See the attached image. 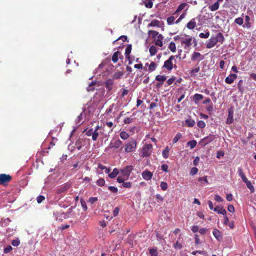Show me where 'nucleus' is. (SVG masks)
Wrapping results in <instances>:
<instances>
[{
	"instance_id": "obj_27",
	"label": "nucleus",
	"mask_w": 256,
	"mask_h": 256,
	"mask_svg": "<svg viewBox=\"0 0 256 256\" xmlns=\"http://www.w3.org/2000/svg\"><path fill=\"white\" fill-rule=\"evenodd\" d=\"M212 234L218 240L222 239L221 233L219 230L216 228H214L213 230Z\"/></svg>"
},
{
	"instance_id": "obj_43",
	"label": "nucleus",
	"mask_w": 256,
	"mask_h": 256,
	"mask_svg": "<svg viewBox=\"0 0 256 256\" xmlns=\"http://www.w3.org/2000/svg\"><path fill=\"white\" fill-rule=\"evenodd\" d=\"M187 144L188 146H190V148L191 149H192L196 145V142L194 140H190L187 143Z\"/></svg>"
},
{
	"instance_id": "obj_12",
	"label": "nucleus",
	"mask_w": 256,
	"mask_h": 256,
	"mask_svg": "<svg viewBox=\"0 0 256 256\" xmlns=\"http://www.w3.org/2000/svg\"><path fill=\"white\" fill-rule=\"evenodd\" d=\"M85 145L86 140L82 138H78L75 142V146L78 150H80L82 146Z\"/></svg>"
},
{
	"instance_id": "obj_4",
	"label": "nucleus",
	"mask_w": 256,
	"mask_h": 256,
	"mask_svg": "<svg viewBox=\"0 0 256 256\" xmlns=\"http://www.w3.org/2000/svg\"><path fill=\"white\" fill-rule=\"evenodd\" d=\"M152 144H146L142 147L140 152L141 156L143 158L150 156L152 152Z\"/></svg>"
},
{
	"instance_id": "obj_54",
	"label": "nucleus",
	"mask_w": 256,
	"mask_h": 256,
	"mask_svg": "<svg viewBox=\"0 0 256 256\" xmlns=\"http://www.w3.org/2000/svg\"><path fill=\"white\" fill-rule=\"evenodd\" d=\"M176 80V77L172 76L166 82V83L168 86L171 85Z\"/></svg>"
},
{
	"instance_id": "obj_11",
	"label": "nucleus",
	"mask_w": 256,
	"mask_h": 256,
	"mask_svg": "<svg viewBox=\"0 0 256 256\" xmlns=\"http://www.w3.org/2000/svg\"><path fill=\"white\" fill-rule=\"evenodd\" d=\"M215 136L214 134H210L207 136L204 137L201 141L200 142H203L204 145L206 146L212 142L214 139Z\"/></svg>"
},
{
	"instance_id": "obj_6",
	"label": "nucleus",
	"mask_w": 256,
	"mask_h": 256,
	"mask_svg": "<svg viewBox=\"0 0 256 256\" xmlns=\"http://www.w3.org/2000/svg\"><path fill=\"white\" fill-rule=\"evenodd\" d=\"M12 179V177L10 174H0V184L6 186V185Z\"/></svg>"
},
{
	"instance_id": "obj_50",
	"label": "nucleus",
	"mask_w": 256,
	"mask_h": 256,
	"mask_svg": "<svg viewBox=\"0 0 256 256\" xmlns=\"http://www.w3.org/2000/svg\"><path fill=\"white\" fill-rule=\"evenodd\" d=\"M160 186L162 190H166L168 187L167 183L164 182H160Z\"/></svg>"
},
{
	"instance_id": "obj_64",
	"label": "nucleus",
	"mask_w": 256,
	"mask_h": 256,
	"mask_svg": "<svg viewBox=\"0 0 256 256\" xmlns=\"http://www.w3.org/2000/svg\"><path fill=\"white\" fill-rule=\"evenodd\" d=\"M156 197L158 202H162L164 200V198L162 197L160 194H156Z\"/></svg>"
},
{
	"instance_id": "obj_49",
	"label": "nucleus",
	"mask_w": 256,
	"mask_h": 256,
	"mask_svg": "<svg viewBox=\"0 0 256 256\" xmlns=\"http://www.w3.org/2000/svg\"><path fill=\"white\" fill-rule=\"evenodd\" d=\"M128 38L126 36H122L120 37H119L117 40H114L113 42V44H114L118 40H122V42H126Z\"/></svg>"
},
{
	"instance_id": "obj_56",
	"label": "nucleus",
	"mask_w": 256,
	"mask_h": 256,
	"mask_svg": "<svg viewBox=\"0 0 256 256\" xmlns=\"http://www.w3.org/2000/svg\"><path fill=\"white\" fill-rule=\"evenodd\" d=\"M80 203H81L82 206L84 210V211H86L88 209V208H87V206H86V202H85V201L84 200H83L82 199H81Z\"/></svg>"
},
{
	"instance_id": "obj_7",
	"label": "nucleus",
	"mask_w": 256,
	"mask_h": 256,
	"mask_svg": "<svg viewBox=\"0 0 256 256\" xmlns=\"http://www.w3.org/2000/svg\"><path fill=\"white\" fill-rule=\"evenodd\" d=\"M204 59V56L200 52H194L191 57V60L192 62L198 61V62Z\"/></svg>"
},
{
	"instance_id": "obj_48",
	"label": "nucleus",
	"mask_w": 256,
	"mask_h": 256,
	"mask_svg": "<svg viewBox=\"0 0 256 256\" xmlns=\"http://www.w3.org/2000/svg\"><path fill=\"white\" fill-rule=\"evenodd\" d=\"M234 22L239 26H242L244 23V20L242 18L240 17L236 18L234 20Z\"/></svg>"
},
{
	"instance_id": "obj_19",
	"label": "nucleus",
	"mask_w": 256,
	"mask_h": 256,
	"mask_svg": "<svg viewBox=\"0 0 256 256\" xmlns=\"http://www.w3.org/2000/svg\"><path fill=\"white\" fill-rule=\"evenodd\" d=\"M196 25V20L193 18L186 24V26L189 30H193L195 28Z\"/></svg>"
},
{
	"instance_id": "obj_46",
	"label": "nucleus",
	"mask_w": 256,
	"mask_h": 256,
	"mask_svg": "<svg viewBox=\"0 0 256 256\" xmlns=\"http://www.w3.org/2000/svg\"><path fill=\"white\" fill-rule=\"evenodd\" d=\"M96 184L97 185H98V186H102L104 185L105 184V180L104 178H99L97 181H96Z\"/></svg>"
},
{
	"instance_id": "obj_41",
	"label": "nucleus",
	"mask_w": 256,
	"mask_h": 256,
	"mask_svg": "<svg viewBox=\"0 0 256 256\" xmlns=\"http://www.w3.org/2000/svg\"><path fill=\"white\" fill-rule=\"evenodd\" d=\"M122 75H123V72H117L114 74L113 78L114 79L120 78Z\"/></svg>"
},
{
	"instance_id": "obj_5",
	"label": "nucleus",
	"mask_w": 256,
	"mask_h": 256,
	"mask_svg": "<svg viewBox=\"0 0 256 256\" xmlns=\"http://www.w3.org/2000/svg\"><path fill=\"white\" fill-rule=\"evenodd\" d=\"M134 170V166H126L121 168L120 170V174L124 176L126 180H128L130 173Z\"/></svg>"
},
{
	"instance_id": "obj_37",
	"label": "nucleus",
	"mask_w": 256,
	"mask_h": 256,
	"mask_svg": "<svg viewBox=\"0 0 256 256\" xmlns=\"http://www.w3.org/2000/svg\"><path fill=\"white\" fill-rule=\"evenodd\" d=\"M174 248L176 250H180L182 248V245L180 242L179 240H178L174 244Z\"/></svg>"
},
{
	"instance_id": "obj_35",
	"label": "nucleus",
	"mask_w": 256,
	"mask_h": 256,
	"mask_svg": "<svg viewBox=\"0 0 256 256\" xmlns=\"http://www.w3.org/2000/svg\"><path fill=\"white\" fill-rule=\"evenodd\" d=\"M149 51H150V54L151 56H154L157 52L158 50H157L155 46H152L150 48Z\"/></svg>"
},
{
	"instance_id": "obj_23",
	"label": "nucleus",
	"mask_w": 256,
	"mask_h": 256,
	"mask_svg": "<svg viewBox=\"0 0 256 256\" xmlns=\"http://www.w3.org/2000/svg\"><path fill=\"white\" fill-rule=\"evenodd\" d=\"M204 98V96L201 94H196L193 96V100L196 104H198V102Z\"/></svg>"
},
{
	"instance_id": "obj_18",
	"label": "nucleus",
	"mask_w": 256,
	"mask_h": 256,
	"mask_svg": "<svg viewBox=\"0 0 256 256\" xmlns=\"http://www.w3.org/2000/svg\"><path fill=\"white\" fill-rule=\"evenodd\" d=\"M132 49V44H128L126 46V50H125V56L126 58H128L129 60V64H132V62L130 60V54L131 52Z\"/></svg>"
},
{
	"instance_id": "obj_63",
	"label": "nucleus",
	"mask_w": 256,
	"mask_h": 256,
	"mask_svg": "<svg viewBox=\"0 0 256 256\" xmlns=\"http://www.w3.org/2000/svg\"><path fill=\"white\" fill-rule=\"evenodd\" d=\"M98 199L96 197H90L88 200V202H90L91 204H93L98 201Z\"/></svg>"
},
{
	"instance_id": "obj_42",
	"label": "nucleus",
	"mask_w": 256,
	"mask_h": 256,
	"mask_svg": "<svg viewBox=\"0 0 256 256\" xmlns=\"http://www.w3.org/2000/svg\"><path fill=\"white\" fill-rule=\"evenodd\" d=\"M156 64L154 62H152L148 66V70L150 72H153L156 70Z\"/></svg>"
},
{
	"instance_id": "obj_33",
	"label": "nucleus",
	"mask_w": 256,
	"mask_h": 256,
	"mask_svg": "<svg viewBox=\"0 0 256 256\" xmlns=\"http://www.w3.org/2000/svg\"><path fill=\"white\" fill-rule=\"evenodd\" d=\"M245 184H246L248 188L250 189V192H254V186L252 185L251 182L248 180L246 182H245Z\"/></svg>"
},
{
	"instance_id": "obj_20",
	"label": "nucleus",
	"mask_w": 256,
	"mask_h": 256,
	"mask_svg": "<svg viewBox=\"0 0 256 256\" xmlns=\"http://www.w3.org/2000/svg\"><path fill=\"white\" fill-rule=\"evenodd\" d=\"M224 224L225 225L228 226L230 228L232 229L234 227V221L229 222L228 217L226 216L224 217Z\"/></svg>"
},
{
	"instance_id": "obj_34",
	"label": "nucleus",
	"mask_w": 256,
	"mask_h": 256,
	"mask_svg": "<svg viewBox=\"0 0 256 256\" xmlns=\"http://www.w3.org/2000/svg\"><path fill=\"white\" fill-rule=\"evenodd\" d=\"M120 137L122 139L126 140L129 137V134L126 132L122 131L120 132Z\"/></svg>"
},
{
	"instance_id": "obj_45",
	"label": "nucleus",
	"mask_w": 256,
	"mask_h": 256,
	"mask_svg": "<svg viewBox=\"0 0 256 256\" xmlns=\"http://www.w3.org/2000/svg\"><path fill=\"white\" fill-rule=\"evenodd\" d=\"M200 68L199 66L192 68L190 72V76H195L196 73L198 72L200 70Z\"/></svg>"
},
{
	"instance_id": "obj_26",
	"label": "nucleus",
	"mask_w": 256,
	"mask_h": 256,
	"mask_svg": "<svg viewBox=\"0 0 256 256\" xmlns=\"http://www.w3.org/2000/svg\"><path fill=\"white\" fill-rule=\"evenodd\" d=\"M120 172V170H119L117 168H114L113 170V171L109 174L108 176L110 178H116L118 174Z\"/></svg>"
},
{
	"instance_id": "obj_8",
	"label": "nucleus",
	"mask_w": 256,
	"mask_h": 256,
	"mask_svg": "<svg viewBox=\"0 0 256 256\" xmlns=\"http://www.w3.org/2000/svg\"><path fill=\"white\" fill-rule=\"evenodd\" d=\"M234 108L232 106H231L230 108L228 110V116L226 118V123L227 124H230L233 122L234 119H233V114H234Z\"/></svg>"
},
{
	"instance_id": "obj_61",
	"label": "nucleus",
	"mask_w": 256,
	"mask_h": 256,
	"mask_svg": "<svg viewBox=\"0 0 256 256\" xmlns=\"http://www.w3.org/2000/svg\"><path fill=\"white\" fill-rule=\"evenodd\" d=\"M108 189L110 190L112 192L116 193L118 192V188L113 186H109L108 187Z\"/></svg>"
},
{
	"instance_id": "obj_2",
	"label": "nucleus",
	"mask_w": 256,
	"mask_h": 256,
	"mask_svg": "<svg viewBox=\"0 0 256 256\" xmlns=\"http://www.w3.org/2000/svg\"><path fill=\"white\" fill-rule=\"evenodd\" d=\"M180 58V54L170 56L168 59L164 62V64L162 68L166 69L168 72H170L173 68H176L177 66L176 64H173L172 60L176 59V58Z\"/></svg>"
},
{
	"instance_id": "obj_3",
	"label": "nucleus",
	"mask_w": 256,
	"mask_h": 256,
	"mask_svg": "<svg viewBox=\"0 0 256 256\" xmlns=\"http://www.w3.org/2000/svg\"><path fill=\"white\" fill-rule=\"evenodd\" d=\"M137 142L136 140L132 139L130 140L125 146V152H131L135 150L136 148Z\"/></svg>"
},
{
	"instance_id": "obj_22",
	"label": "nucleus",
	"mask_w": 256,
	"mask_h": 256,
	"mask_svg": "<svg viewBox=\"0 0 256 256\" xmlns=\"http://www.w3.org/2000/svg\"><path fill=\"white\" fill-rule=\"evenodd\" d=\"M186 5L187 4L184 2L180 4L176 10L174 12L173 14H178L179 13L185 8Z\"/></svg>"
},
{
	"instance_id": "obj_24",
	"label": "nucleus",
	"mask_w": 256,
	"mask_h": 256,
	"mask_svg": "<svg viewBox=\"0 0 256 256\" xmlns=\"http://www.w3.org/2000/svg\"><path fill=\"white\" fill-rule=\"evenodd\" d=\"M238 173L239 176L242 178V180L243 182L244 183L248 180V179L245 176L244 174V173L243 170L242 168H238Z\"/></svg>"
},
{
	"instance_id": "obj_60",
	"label": "nucleus",
	"mask_w": 256,
	"mask_h": 256,
	"mask_svg": "<svg viewBox=\"0 0 256 256\" xmlns=\"http://www.w3.org/2000/svg\"><path fill=\"white\" fill-rule=\"evenodd\" d=\"M45 199V198L44 196L40 195L38 196L36 198L37 202L38 204L41 203Z\"/></svg>"
},
{
	"instance_id": "obj_16",
	"label": "nucleus",
	"mask_w": 256,
	"mask_h": 256,
	"mask_svg": "<svg viewBox=\"0 0 256 256\" xmlns=\"http://www.w3.org/2000/svg\"><path fill=\"white\" fill-rule=\"evenodd\" d=\"M214 210L219 214H222L224 216H226V210L224 209L223 206H217L214 208Z\"/></svg>"
},
{
	"instance_id": "obj_52",
	"label": "nucleus",
	"mask_w": 256,
	"mask_h": 256,
	"mask_svg": "<svg viewBox=\"0 0 256 256\" xmlns=\"http://www.w3.org/2000/svg\"><path fill=\"white\" fill-rule=\"evenodd\" d=\"M99 136V132L97 131H94L92 136V140L94 141L96 140L98 138V136Z\"/></svg>"
},
{
	"instance_id": "obj_17",
	"label": "nucleus",
	"mask_w": 256,
	"mask_h": 256,
	"mask_svg": "<svg viewBox=\"0 0 256 256\" xmlns=\"http://www.w3.org/2000/svg\"><path fill=\"white\" fill-rule=\"evenodd\" d=\"M192 38H190L186 40L182 39L181 40V44L182 45L184 44V48H188L192 44Z\"/></svg>"
},
{
	"instance_id": "obj_39",
	"label": "nucleus",
	"mask_w": 256,
	"mask_h": 256,
	"mask_svg": "<svg viewBox=\"0 0 256 256\" xmlns=\"http://www.w3.org/2000/svg\"><path fill=\"white\" fill-rule=\"evenodd\" d=\"M182 137V134L180 132H178L176 136L174 137L172 140V142L174 144L178 142L179 140H180Z\"/></svg>"
},
{
	"instance_id": "obj_51",
	"label": "nucleus",
	"mask_w": 256,
	"mask_h": 256,
	"mask_svg": "<svg viewBox=\"0 0 256 256\" xmlns=\"http://www.w3.org/2000/svg\"><path fill=\"white\" fill-rule=\"evenodd\" d=\"M198 127L203 128L206 126V124L203 120H199L197 123Z\"/></svg>"
},
{
	"instance_id": "obj_10",
	"label": "nucleus",
	"mask_w": 256,
	"mask_h": 256,
	"mask_svg": "<svg viewBox=\"0 0 256 256\" xmlns=\"http://www.w3.org/2000/svg\"><path fill=\"white\" fill-rule=\"evenodd\" d=\"M122 144V142L120 140H116L114 141H112L108 146V148H118L120 147V146Z\"/></svg>"
},
{
	"instance_id": "obj_47",
	"label": "nucleus",
	"mask_w": 256,
	"mask_h": 256,
	"mask_svg": "<svg viewBox=\"0 0 256 256\" xmlns=\"http://www.w3.org/2000/svg\"><path fill=\"white\" fill-rule=\"evenodd\" d=\"M210 36L209 32H207L206 33L201 32L199 34V36L202 38H207Z\"/></svg>"
},
{
	"instance_id": "obj_44",
	"label": "nucleus",
	"mask_w": 256,
	"mask_h": 256,
	"mask_svg": "<svg viewBox=\"0 0 256 256\" xmlns=\"http://www.w3.org/2000/svg\"><path fill=\"white\" fill-rule=\"evenodd\" d=\"M149 252L151 256H157L158 254V252L156 248H150Z\"/></svg>"
},
{
	"instance_id": "obj_59",
	"label": "nucleus",
	"mask_w": 256,
	"mask_h": 256,
	"mask_svg": "<svg viewBox=\"0 0 256 256\" xmlns=\"http://www.w3.org/2000/svg\"><path fill=\"white\" fill-rule=\"evenodd\" d=\"M12 246L9 245L4 248V252L5 254H8L12 250Z\"/></svg>"
},
{
	"instance_id": "obj_28",
	"label": "nucleus",
	"mask_w": 256,
	"mask_h": 256,
	"mask_svg": "<svg viewBox=\"0 0 256 256\" xmlns=\"http://www.w3.org/2000/svg\"><path fill=\"white\" fill-rule=\"evenodd\" d=\"M120 54V52L118 51H117L116 52H114L112 56V61L114 63H116L118 60V56Z\"/></svg>"
},
{
	"instance_id": "obj_62",
	"label": "nucleus",
	"mask_w": 256,
	"mask_h": 256,
	"mask_svg": "<svg viewBox=\"0 0 256 256\" xmlns=\"http://www.w3.org/2000/svg\"><path fill=\"white\" fill-rule=\"evenodd\" d=\"M122 186L125 188H130L132 186V182H123Z\"/></svg>"
},
{
	"instance_id": "obj_14",
	"label": "nucleus",
	"mask_w": 256,
	"mask_h": 256,
	"mask_svg": "<svg viewBox=\"0 0 256 256\" xmlns=\"http://www.w3.org/2000/svg\"><path fill=\"white\" fill-rule=\"evenodd\" d=\"M236 78L237 75L236 74H230L225 78V82L228 84H232Z\"/></svg>"
},
{
	"instance_id": "obj_29",
	"label": "nucleus",
	"mask_w": 256,
	"mask_h": 256,
	"mask_svg": "<svg viewBox=\"0 0 256 256\" xmlns=\"http://www.w3.org/2000/svg\"><path fill=\"white\" fill-rule=\"evenodd\" d=\"M170 148L168 146H166L162 152V155L164 158H167L169 156Z\"/></svg>"
},
{
	"instance_id": "obj_25",
	"label": "nucleus",
	"mask_w": 256,
	"mask_h": 256,
	"mask_svg": "<svg viewBox=\"0 0 256 256\" xmlns=\"http://www.w3.org/2000/svg\"><path fill=\"white\" fill-rule=\"evenodd\" d=\"M220 7L219 2L218 1L214 2L213 4L208 6L209 10L212 12H214L218 10Z\"/></svg>"
},
{
	"instance_id": "obj_36",
	"label": "nucleus",
	"mask_w": 256,
	"mask_h": 256,
	"mask_svg": "<svg viewBox=\"0 0 256 256\" xmlns=\"http://www.w3.org/2000/svg\"><path fill=\"white\" fill-rule=\"evenodd\" d=\"M160 25V22L158 20H152L150 24H148V26H158Z\"/></svg>"
},
{
	"instance_id": "obj_58",
	"label": "nucleus",
	"mask_w": 256,
	"mask_h": 256,
	"mask_svg": "<svg viewBox=\"0 0 256 256\" xmlns=\"http://www.w3.org/2000/svg\"><path fill=\"white\" fill-rule=\"evenodd\" d=\"M148 34H149L152 35V37H156V36H158L159 34L158 32L152 30H149Z\"/></svg>"
},
{
	"instance_id": "obj_15",
	"label": "nucleus",
	"mask_w": 256,
	"mask_h": 256,
	"mask_svg": "<svg viewBox=\"0 0 256 256\" xmlns=\"http://www.w3.org/2000/svg\"><path fill=\"white\" fill-rule=\"evenodd\" d=\"M114 84L112 79H108L104 82V85L108 92H110L112 88V85Z\"/></svg>"
},
{
	"instance_id": "obj_31",
	"label": "nucleus",
	"mask_w": 256,
	"mask_h": 256,
	"mask_svg": "<svg viewBox=\"0 0 256 256\" xmlns=\"http://www.w3.org/2000/svg\"><path fill=\"white\" fill-rule=\"evenodd\" d=\"M166 80V76L164 75H158L156 77V80L161 82L162 83Z\"/></svg>"
},
{
	"instance_id": "obj_40",
	"label": "nucleus",
	"mask_w": 256,
	"mask_h": 256,
	"mask_svg": "<svg viewBox=\"0 0 256 256\" xmlns=\"http://www.w3.org/2000/svg\"><path fill=\"white\" fill-rule=\"evenodd\" d=\"M175 18L174 16H170L167 18L166 22L168 25H171L174 24Z\"/></svg>"
},
{
	"instance_id": "obj_30",
	"label": "nucleus",
	"mask_w": 256,
	"mask_h": 256,
	"mask_svg": "<svg viewBox=\"0 0 256 256\" xmlns=\"http://www.w3.org/2000/svg\"><path fill=\"white\" fill-rule=\"evenodd\" d=\"M154 0H146L144 2L145 6L147 8H150L153 6V1Z\"/></svg>"
},
{
	"instance_id": "obj_9",
	"label": "nucleus",
	"mask_w": 256,
	"mask_h": 256,
	"mask_svg": "<svg viewBox=\"0 0 256 256\" xmlns=\"http://www.w3.org/2000/svg\"><path fill=\"white\" fill-rule=\"evenodd\" d=\"M70 184L68 183H66L56 190V192L59 194H62L66 192L70 188Z\"/></svg>"
},
{
	"instance_id": "obj_38",
	"label": "nucleus",
	"mask_w": 256,
	"mask_h": 256,
	"mask_svg": "<svg viewBox=\"0 0 256 256\" xmlns=\"http://www.w3.org/2000/svg\"><path fill=\"white\" fill-rule=\"evenodd\" d=\"M168 48L172 52H176V46L175 43L174 42H170L169 46H168Z\"/></svg>"
},
{
	"instance_id": "obj_1",
	"label": "nucleus",
	"mask_w": 256,
	"mask_h": 256,
	"mask_svg": "<svg viewBox=\"0 0 256 256\" xmlns=\"http://www.w3.org/2000/svg\"><path fill=\"white\" fill-rule=\"evenodd\" d=\"M224 40V37L222 34L219 32L216 34V36L211 37L206 42V48H210L214 47L218 42L222 44Z\"/></svg>"
},
{
	"instance_id": "obj_57",
	"label": "nucleus",
	"mask_w": 256,
	"mask_h": 256,
	"mask_svg": "<svg viewBox=\"0 0 256 256\" xmlns=\"http://www.w3.org/2000/svg\"><path fill=\"white\" fill-rule=\"evenodd\" d=\"M198 172V168H196V167H194L192 168L190 171V174H191L192 176H194V174H196Z\"/></svg>"
},
{
	"instance_id": "obj_21",
	"label": "nucleus",
	"mask_w": 256,
	"mask_h": 256,
	"mask_svg": "<svg viewBox=\"0 0 256 256\" xmlns=\"http://www.w3.org/2000/svg\"><path fill=\"white\" fill-rule=\"evenodd\" d=\"M164 38L162 34H158L155 40V44L162 47V40Z\"/></svg>"
},
{
	"instance_id": "obj_55",
	"label": "nucleus",
	"mask_w": 256,
	"mask_h": 256,
	"mask_svg": "<svg viewBox=\"0 0 256 256\" xmlns=\"http://www.w3.org/2000/svg\"><path fill=\"white\" fill-rule=\"evenodd\" d=\"M20 244V240L18 238L14 240L12 242V244L14 246H18Z\"/></svg>"
},
{
	"instance_id": "obj_13",
	"label": "nucleus",
	"mask_w": 256,
	"mask_h": 256,
	"mask_svg": "<svg viewBox=\"0 0 256 256\" xmlns=\"http://www.w3.org/2000/svg\"><path fill=\"white\" fill-rule=\"evenodd\" d=\"M142 175L144 180H149L152 179L153 174L151 172L145 170L142 172Z\"/></svg>"
},
{
	"instance_id": "obj_53",
	"label": "nucleus",
	"mask_w": 256,
	"mask_h": 256,
	"mask_svg": "<svg viewBox=\"0 0 256 256\" xmlns=\"http://www.w3.org/2000/svg\"><path fill=\"white\" fill-rule=\"evenodd\" d=\"M126 180V178L124 176H123L122 175V176H119L117 178V181L118 183L120 184H121V183H122L124 182V180Z\"/></svg>"
},
{
	"instance_id": "obj_32",
	"label": "nucleus",
	"mask_w": 256,
	"mask_h": 256,
	"mask_svg": "<svg viewBox=\"0 0 256 256\" xmlns=\"http://www.w3.org/2000/svg\"><path fill=\"white\" fill-rule=\"evenodd\" d=\"M186 124L188 127H192L194 126L196 122L194 120L188 119L186 120Z\"/></svg>"
}]
</instances>
